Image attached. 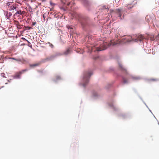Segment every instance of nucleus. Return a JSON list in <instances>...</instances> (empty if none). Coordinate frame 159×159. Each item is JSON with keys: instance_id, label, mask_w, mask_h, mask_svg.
<instances>
[{"instance_id": "14", "label": "nucleus", "mask_w": 159, "mask_h": 159, "mask_svg": "<svg viewBox=\"0 0 159 159\" xmlns=\"http://www.w3.org/2000/svg\"><path fill=\"white\" fill-rule=\"evenodd\" d=\"M117 11H118V15L121 18V13L120 11L121 10L119 9H117Z\"/></svg>"}, {"instance_id": "9", "label": "nucleus", "mask_w": 159, "mask_h": 159, "mask_svg": "<svg viewBox=\"0 0 159 159\" xmlns=\"http://www.w3.org/2000/svg\"><path fill=\"white\" fill-rule=\"evenodd\" d=\"M92 97L94 98H96L98 97V95L96 92H93L92 93Z\"/></svg>"}, {"instance_id": "1", "label": "nucleus", "mask_w": 159, "mask_h": 159, "mask_svg": "<svg viewBox=\"0 0 159 159\" xmlns=\"http://www.w3.org/2000/svg\"><path fill=\"white\" fill-rule=\"evenodd\" d=\"M92 74L91 71L85 72L84 74L81 82L79 83V85H82L84 87H85L89 83V78Z\"/></svg>"}, {"instance_id": "4", "label": "nucleus", "mask_w": 159, "mask_h": 159, "mask_svg": "<svg viewBox=\"0 0 159 159\" xmlns=\"http://www.w3.org/2000/svg\"><path fill=\"white\" fill-rule=\"evenodd\" d=\"M144 38L143 36L142 35H140L138 36L136 39H132L131 41L135 42H138V41L141 42Z\"/></svg>"}, {"instance_id": "32", "label": "nucleus", "mask_w": 159, "mask_h": 159, "mask_svg": "<svg viewBox=\"0 0 159 159\" xmlns=\"http://www.w3.org/2000/svg\"><path fill=\"white\" fill-rule=\"evenodd\" d=\"M28 43H30V42L27 40H26Z\"/></svg>"}, {"instance_id": "15", "label": "nucleus", "mask_w": 159, "mask_h": 159, "mask_svg": "<svg viewBox=\"0 0 159 159\" xmlns=\"http://www.w3.org/2000/svg\"><path fill=\"white\" fill-rule=\"evenodd\" d=\"M132 79L134 80H139L141 78L140 77H133L132 76Z\"/></svg>"}, {"instance_id": "37", "label": "nucleus", "mask_w": 159, "mask_h": 159, "mask_svg": "<svg viewBox=\"0 0 159 159\" xmlns=\"http://www.w3.org/2000/svg\"><path fill=\"white\" fill-rule=\"evenodd\" d=\"M3 76V77H4V75H2V76Z\"/></svg>"}, {"instance_id": "40", "label": "nucleus", "mask_w": 159, "mask_h": 159, "mask_svg": "<svg viewBox=\"0 0 159 159\" xmlns=\"http://www.w3.org/2000/svg\"><path fill=\"white\" fill-rule=\"evenodd\" d=\"M2 57H1V58H2Z\"/></svg>"}, {"instance_id": "41", "label": "nucleus", "mask_w": 159, "mask_h": 159, "mask_svg": "<svg viewBox=\"0 0 159 159\" xmlns=\"http://www.w3.org/2000/svg\"><path fill=\"white\" fill-rule=\"evenodd\" d=\"M12 1H13V0H11Z\"/></svg>"}, {"instance_id": "11", "label": "nucleus", "mask_w": 159, "mask_h": 159, "mask_svg": "<svg viewBox=\"0 0 159 159\" xmlns=\"http://www.w3.org/2000/svg\"><path fill=\"white\" fill-rule=\"evenodd\" d=\"M10 8L11 11H12L15 10L16 11H17V9H16V7L13 6H11L10 7Z\"/></svg>"}, {"instance_id": "31", "label": "nucleus", "mask_w": 159, "mask_h": 159, "mask_svg": "<svg viewBox=\"0 0 159 159\" xmlns=\"http://www.w3.org/2000/svg\"><path fill=\"white\" fill-rule=\"evenodd\" d=\"M50 4H51V5H54V4H53V3H52V2H50Z\"/></svg>"}, {"instance_id": "24", "label": "nucleus", "mask_w": 159, "mask_h": 159, "mask_svg": "<svg viewBox=\"0 0 159 159\" xmlns=\"http://www.w3.org/2000/svg\"><path fill=\"white\" fill-rule=\"evenodd\" d=\"M156 39L157 40H159V34L156 36Z\"/></svg>"}, {"instance_id": "22", "label": "nucleus", "mask_w": 159, "mask_h": 159, "mask_svg": "<svg viewBox=\"0 0 159 159\" xmlns=\"http://www.w3.org/2000/svg\"><path fill=\"white\" fill-rule=\"evenodd\" d=\"M67 0H61L62 3L65 4Z\"/></svg>"}, {"instance_id": "6", "label": "nucleus", "mask_w": 159, "mask_h": 159, "mask_svg": "<svg viewBox=\"0 0 159 159\" xmlns=\"http://www.w3.org/2000/svg\"><path fill=\"white\" fill-rule=\"evenodd\" d=\"M24 13H25L24 11H22L21 10H19V11H17V10L16 12L15 13V14L14 15V16H17V14H19L20 15H22V14H24Z\"/></svg>"}, {"instance_id": "38", "label": "nucleus", "mask_w": 159, "mask_h": 159, "mask_svg": "<svg viewBox=\"0 0 159 159\" xmlns=\"http://www.w3.org/2000/svg\"><path fill=\"white\" fill-rule=\"evenodd\" d=\"M3 76V77H4V75H2V76Z\"/></svg>"}, {"instance_id": "7", "label": "nucleus", "mask_w": 159, "mask_h": 159, "mask_svg": "<svg viewBox=\"0 0 159 159\" xmlns=\"http://www.w3.org/2000/svg\"><path fill=\"white\" fill-rule=\"evenodd\" d=\"M5 14H6V16L7 17V19L8 20H9L10 19L9 17L11 16L12 15V14L11 12H8L7 11L6 12Z\"/></svg>"}, {"instance_id": "23", "label": "nucleus", "mask_w": 159, "mask_h": 159, "mask_svg": "<svg viewBox=\"0 0 159 159\" xmlns=\"http://www.w3.org/2000/svg\"><path fill=\"white\" fill-rule=\"evenodd\" d=\"M48 43L49 44V46L51 47V48H53V45L52 44L50 43Z\"/></svg>"}, {"instance_id": "13", "label": "nucleus", "mask_w": 159, "mask_h": 159, "mask_svg": "<svg viewBox=\"0 0 159 159\" xmlns=\"http://www.w3.org/2000/svg\"><path fill=\"white\" fill-rule=\"evenodd\" d=\"M70 50L68 49L64 52V54L65 55H67L70 53Z\"/></svg>"}, {"instance_id": "8", "label": "nucleus", "mask_w": 159, "mask_h": 159, "mask_svg": "<svg viewBox=\"0 0 159 159\" xmlns=\"http://www.w3.org/2000/svg\"><path fill=\"white\" fill-rule=\"evenodd\" d=\"M106 105L109 107L111 108H113L114 109L116 108V107L112 103L107 102V103Z\"/></svg>"}, {"instance_id": "17", "label": "nucleus", "mask_w": 159, "mask_h": 159, "mask_svg": "<svg viewBox=\"0 0 159 159\" xmlns=\"http://www.w3.org/2000/svg\"><path fill=\"white\" fill-rule=\"evenodd\" d=\"M12 59L18 61H21V60L20 59H16L13 57H12Z\"/></svg>"}, {"instance_id": "16", "label": "nucleus", "mask_w": 159, "mask_h": 159, "mask_svg": "<svg viewBox=\"0 0 159 159\" xmlns=\"http://www.w3.org/2000/svg\"><path fill=\"white\" fill-rule=\"evenodd\" d=\"M61 78L60 76H57V78H56V80H54V81H55V82H57L58 80H61Z\"/></svg>"}, {"instance_id": "18", "label": "nucleus", "mask_w": 159, "mask_h": 159, "mask_svg": "<svg viewBox=\"0 0 159 159\" xmlns=\"http://www.w3.org/2000/svg\"><path fill=\"white\" fill-rule=\"evenodd\" d=\"M39 64L38 63H36V64H32V65H30V66L31 67H34V66H38L39 65Z\"/></svg>"}, {"instance_id": "29", "label": "nucleus", "mask_w": 159, "mask_h": 159, "mask_svg": "<svg viewBox=\"0 0 159 159\" xmlns=\"http://www.w3.org/2000/svg\"><path fill=\"white\" fill-rule=\"evenodd\" d=\"M156 80L155 79H152L151 80H152V81H154V80Z\"/></svg>"}, {"instance_id": "35", "label": "nucleus", "mask_w": 159, "mask_h": 159, "mask_svg": "<svg viewBox=\"0 0 159 159\" xmlns=\"http://www.w3.org/2000/svg\"><path fill=\"white\" fill-rule=\"evenodd\" d=\"M128 9H130L131 8V7H128Z\"/></svg>"}, {"instance_id": "3", "label": "nucleus", "mask_w": 159, "mask_h": 159, "mask_svg": "<svg viewBox=\"0 0 159 159\" xmlns=\"http://www.w3.org/2000/svg\"><path fill=\"white\" fill-rule=\"evenodd\" d=\"M62 54L61 53L58 52L56 53L55 54L52 56L48 58L47 59L48 60H51L56 58L57 57L61 56Z\"/></svg>"}, {"instance_id": "34", "label": "nucleus", "mask_w": 159, "mask_h": 159, "mask_svg": "<svg viewBox=\"0 0 159 159\" xmlns=\"http://www.w3.org/2000/svg\"><path fill=\"white\" fill-rule=\"evenodd\" d=\"M5 59H8L6 57H5Z\"/></svg>"}, {"instance_id": "28", "label": "nucleus", "mask_w": 159, "mask_h": 159, "mask_svg": "<svg viewBox=\"0 0 159 159\" xmlns=\"http://www.w3.org/2000/svg\"><path fill=\"white\" fill-rule=\"evenodd\" d=\"M7 58L8 59H12V57H9Z\"/></svg>"}, {"instance_id": "21", "label": "nucleus", "mask_w": 159, "mask_h": 159, "mask_svg": "<svg viewBox=\"0 0 159 159\" xmlns=\"http://www.w3.org/2000/svg\"><path fill=\"white\" fill-rule=\"evenodd\" d=\"M11 2H7L6 3V6H10L11 5Z\"/></svg>"}, {"instance_id": "27", "label": "nucleus", "mask_w": 159, "mask_h": 159, "mask_svg": "<svg viewBox=\"0 0 159 159\" xmlns=\"http://www.w3.org/2000/svg\"><path fill=\"white\" fill-rule=\"evenodd\" d=\"M36 24V22H34L33 23L32 25H34Z\"/></svg>"}, {"instance_id": "39", "label": "nucleus", "mask_w": 159, "mask_h": 159, "mask_svg": "<svg viewBox=\"0 0 159 159\" xmlns=\"http://www.w3.org/2000/svg\"><path fill=\"white\" fill-rule=\"evenodd\" d=\"M3 76V77H4V75H2V76Z\"/></svg>"}, {"instance_id": "12", "label": "nucleus", "mask_w": 159, "mask_h": 159, "mask_svg": "<svg viewBox=\"0 0 159 159\" xmlns=\"http://www.w3.org/2000/svg\"><path fill=\"white\" fill-rule=\"evenodd\" d=\"M122 78L124 84H127L128 83V81L125 79V77L122 76Z\"/></svg>"}, {"instance_id": "10", "label": "nucleus", "mask_w": 159, "mask_h": 159, "mask_svg": "<svg viewBox=\"0 0 159 159\" xmlns=\"http://www.w3.org/2000/svg\"><path fill=\"white\" fill-rule=\"evenodd\" d=\"M21 74H18L16 75H15L14 76V78L15 79H19L20 78V75Z\"/></svg>"}, {"instance_id": "36", "label": "nucleus", "mask_w": 159, "mask_h": 159, "mask_svg": "<svg viewBox=\"0 0 159 159\" xmlns=\"http://www.w3.org/2000/svg\"><path fill=\"white\" fill-rule=\"evenodd\" d=\"M87 2V1H85V2Z\"/></svg>"}, {"instance_id": "30", "label": "nucleus", "mask_w": 159, "mask_h": 159, "mask_svg": "<svg viewBox=\"0 0 159 159\" xmlns=\"http://www.w3.org/2000/svg\"><path fill=\"white\" fill-rule=\"evenodd\" d=\"M43 18L45 19V17L44 16V15H43Z\"/></svg>"}, {"instance_id": "25", "label": "nucleus", "mask_w": 159, "mask_h": 159, "mask_svg": "<svg viewBox=\"0 0 159 159\" xmlns=\"http://www.w3.org/2000/svg\"><path fill=\"white\" fill-rule=\"evenodd\" d=\"M26 70H26V69H25V70H22V71H20V74H22V73L23 72H24V71H26Z\"/></svg>"}, {"instance_id": "26", "label": "nucleus", "mask_w": 159, "mask_h": 159, "mask_svg": "<svg viewBox=\"0 0 159 159\" xmlns=\"http://www.w3.org/2000/svg\"><path fill=\"white\" fill-rule=\"evenodd\" d=\"M21 39H23V40H25V41H26V39L25 38H24V37H22V38H21Z\"/></svg>"}, {"instance_id": "5", "label": "nucleus", "mask_w": 159, "mask_h": 159, "mask_svg": "<svg viewBox=\"0 0 159 159\" xmlns=\"http://www.w3.org/2000/svg\"><path fill=\"white\" fill-rule=\"evenodd\" d=\"M118 65L120 67L121 69V71L123 72H125L126 74H127L128 73V72H127V70L125 68L123 67L121 63L120 62H119Z\"/></svg>"}, {"instance_id": "20", "label": "nucleus", "mask_w": 159, "mask_h": 159, "mask_svg": "<svg viewBox=\"0 0 159 159\" xmlns=\"http://www.w3.org/2000/svg\"><path fill=\"white\" fill-rule=\"evenodd\" d=\"M28 9H29V11L30 12V10H32V8L31 7L30 5H28Z\"/></svg>"}, {"instance_id": "33", "label": "nucleus", "mask_w": 159, "mask_h": 159, "mask_svg": "<svg viewBox=\"0 0 159 159\" xmlns=\"http://www.w3.org/2000/svg\"><path fill=\"white\" fill-rule=\"evenodd\" d=\"M81 24H82V25H84V24L83 23V22H81Z\"/></svg>"}, {"instance_id": "19", "label": "nucleus", "mask_w": 159, "mask_h": 159, "mask_svg": "<svg viewBox=\"0 0 159 159\" xmlns=\"http://www.w3.org/2000/svg\"><path fill=\"white\" fill-rule=\"evenodd\" d=\"M67 28L68 29H73V28H72V26H70V25L67 26Z\"/></svg>"}, {"instance_id": "2", "label": "nucleus", "mask_w": 159, "mask_h": 159, "mask_svg": "<svg viewBox=\"0 0 159 159\" xmlns=\"http://www.w3.org/2000/svg\"><path fill=\"white\" fill-rule=\"evenodd\" d=\"M104 48L102 49L98 47H92V46H89L88 45L87 46V47L88 48L89 50L88 52L89 53H91L92 51H99L105 50L107 48V47L106 46L105 44L104 45Z\"/></svg>"}]
</instances>
